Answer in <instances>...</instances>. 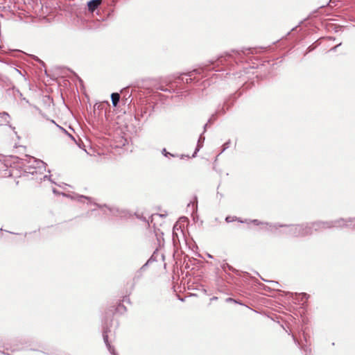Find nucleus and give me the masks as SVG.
I'll list each match as a JSON object with an SVG mask.
<instances>
[{
  "mask_svg": "<svg viewBox=\"0 0 355 355\" xmlns=\"http://www.w3.org/2000/svg\"><path fill=\"white\" fill-rule=\"evenodd\" d=\"M216 119V114H212L211 116L209 118V119L208 120V122L204 126V129L205 130H206L207 127V125L208 123H212V121H214V120Z\"/></svg>",
  "mask_w": 355,
  "mask_h": 355,
  "instance_id": "dca6fc26",
  "label": "nucleus"
},
{
  "mask_svg": "<svg viewBox=\"0 0 355 355\" xmlns=\"http://www.w3.org/2000/svg\"><path fill=\"white\" fill-rule=\"evenodd\" d=\"M202 71V69H194L187 73L182 74L180 78L186 83H190L196 78V75L200 74Z\"/></svg>",
  "mask_w": 355,
  "mask_h": 355,
  "instance_id": "7ed1b4c3",
  "label": "nucleus"
},
{
  "mask_svg": "<svg viewBox=\"0 0 355 355\" xmlns=\"http://www.w3.org/2000/svg\"><path fill=\"white\" fill-rule=\"evenodd\" d=\"M37 168L40 170L45 169V163L42 160L33 159V164L30 166L28 172L33 175L37 173Z\"/></svg>",
  "mask_w": 355,
  "mask_h": 355,
  "instance_id": "39448f33",
  "label": "nucleus"
},
{
  "mask_svg": "<svg viewBox=\"0 0 355 355\" xmlns=\"http://www.w3.org/2000/svg\"><path fill=\"white\" fill-rule=\"evenodd\" d=\"M296 296L299 297L300 298V302L302 304H304L306 300H308L309 295L306 293H300V294H296Z\"/></svg>",
  "mask_w": 355,
  "mask_h": 355,
  "instance_id": "1a4fd4ad",
  "label": "nucleus"
},
{
  "mask_svg": "<svg viewBox=\"0 0 355 355\" xmlns=\"http://www.w3.org/2000/svg\"><path fill=\"white\" fill-rule=\"evenodd\" d=\"M226 302H236V303L237 302L235 300H234V299H232V298H231V297H228V298H227V299H226Z\"/></svg>",
  "mask_w": 355,
  "mask_h": 355,
  "instance_id": "aec40b11",
  "label": "nucleus"
},
{
  "mask_svg": "<svg viewBox=\"0 0 355 355\" xmlns=\"http://www.w3.org/2000/svg\"><path fill=\"white\" fill-rule=\"evenodd\" d=\"M162 153L164 156H165L166 157H178L177 155H174V154H172L171 153H168L166 151V148H163L162 150Z\"/></svg>",
  "mask_w": 355,
  "mask_h": 355,
  "instance_id": "f8f14e48",
  "label": "nucleus"
},
{
  "mask_svg": "<svg viewBox=\"0 0 355 355\" xmlns=\"http://www.w3.org/2000/svg\"><path fill=\"white\" fill-rule=\"evenodd\" d=\"M83 200H87L88 201V204H92V199L90 198H88V197H86V196H81L79 197L78 198V200L80 201V202H83Z\"/></svg>",
  "mask_w": 355,
  "mask_h": 355,
  "instance_id": "2eb2a0df",
  "label": "nucleus"
},
{
  "mask_svg": "<svg viewBox=\"0 0 355 355\" xmlns=\"http://www.w3.org/2000/svg\"><path fill=\"white\" fill-rule=\"evenodd\" d=\"M217 300H218L217 297H213L211 298V301Z\"/></svg>",
  "mask_w": 355,
  "mask_h": 355,
  "instance_id": "4be33fe9",
  "label": "nucleus"
},
{
  "mask_svg": "<svg viewBox=\"0 0 355 355\" xmlns=\"http://www.w3.org/2000/svg\"><path fill=\"white\" fill-rule=\"evenodd\" d=\"M221 268H223V270L224 271H227V270H231V271H234L235 270L233 268L232 266H231L230 265H229L227 263H223L222 265H221Z\"/></svg>",
  "mask_w": 355,
  "mask_h": 355,
  "instance_id": "ddd939ff",
  "label": "nucleus"
},
{
  "mask_svg": "<svg viewBox=\"0 0 355 355\" xmlns=\"http://www.w3.org/2000/svg\"><path fill=\"white\" fill-rule=\"evenodd\" d=\"M309 227V230L314 232H320L324 230L331 228L333 227H351L355 228V218H349L348 220H344L340 218L334 221L329 222H315L311 224H306Z\"/></svg>",
  "mask_w": 355,
  "mask_h": 355,
  "instance_id": "f257e3e1",
  "label": "nucleus"
},
{
  "mask_svg": "<svg viewBox=\"0 0 355 355\" xmlns=\"http://www.w3.org/2000/svg\"><path fill=\"white\" fill-rule=\"evenodd\" d=\"M234 220H238L239 221L240 220H239L236 217H231V216H227L225 218V221L227 223H230V222H232V221H234Z\"/></svg>",
  "mask_w": 355,
  "mask_h": 355,
  "instance_id": "f3484780",
  "label": "nucleus"
},
{
  "mask_svg": "<svg viewBox=\"0 0 355 355\" xmlns=\"http://www.w3.org/2000/svg\"><path fill=\"white\" fill-rule=\"evenodd\" d=\"M340 45H341V43H340V44H337V45H336V46H335L334 47L331 48V49H330V51H336V49H337L339 46H340Z\"/></svg>",
  "mask_w": 355,
  "mask_h": 355,
  "instance_id": "412c9836",
  "label": "nucleus"
},
{
  "mask_svg": "<svg viewBox=\"0 0 355 355\" xmlns=\"http://www.w3.org/2000/svg\"><path fill=\"white\" fill-rule=\"evenodd\" d=\"M61 130H62L65 133H67L66 130L63 129L62 127H59Z\"/></svg>",
  "mask_w": 355,
  "mask_h": 355,
  "instance_id": "5701e85b",
  "label": "nucleus"
},
{
  "mask_svg": "<svg viewBox=\"0 0 355 355\" xmlns=\"http://www.w3.org/2000/svg\"><path fill=\"white\" fill-rule=\"evenodd\" d=\"M0 116H5V125H10V115L6 112H0Z\"/></svg>",
  "mask_w": 355,
  "mask_h": 355,
  "instance_id": "9b49d317",
  "label": "nucleus"
},
{
  "mask_svg": "<svg viewBox=\"0 0 355 355\" xmlns=\"http://www.w3.org/2000/svg\"><path fill=\"white\" fill-rule=\"evenodd\" d=\"M112 103L114 107H116L120 99V95L118 93H112L111 95Z\"/></svg>",
  "mask_w": 355,
  "mask_h": 355,
  "instance_id": "6e6552de",
  "label": "nucleus"
},
{
  "mask_svg": "<svg viewBox=\"0 0 355 355\" xmlns=\"http://www.w3.org/2000/svg\"><path fill=\"white\" fill-rule=\"evenodd\" d=\"M293 338L294 339V340L296 342L295 340V336H293Z\"/></svg>",
  "mask_w": 355,
  "mask_h": 355,
  "instance_id": "a878e982",
  "label": "nucleus"
},
{
  "mask_svg": "<svg viewBox=\"0 0 355 355\" xmlns=\"http://www.w3.org/2000/svg\"><path fill=\"white\" fill-rule=\"evenodd\" d=\"M240 223H252L256 225H266V227H268V230H270V231H274L275 230H277L278 227H283V225H278V224H269L268 223H263V222H261L257 219H254V220H239Z\"/></svg>",
  "mask_w": 355,
  "mask_h": 355,
  "instance_id": "20e7f679",
  "label": "nucleus"
},
{
  "mask_svg": "<svg viewBox=\"0 0 355 355\" xmlns=\"http://www.w3.org/2000/svg\"><path fill=\"white\" fill-rule=\"evenodd\" d=\"M224 58L225 57L223 55H221L220 58H218V62L223 64Z\"/></svg>",
  "mask_w": 355,
  "mask_h": 355,
  "instance_id": "6ab92c4d",
  "label": "nucleus"
},
{
  "mask_svg": "<svg viewBox=\"0 0 355 355\" xmlns=\"http://www.w3.org/2000/svg\"><path fill=\"white\" fill-rule=\"evenodd\" d=\"M230 141H228L227 142H225L224 144H223V149L222 150V152H223L225 149L228 148L229 146H230Z\"/></svg>",
  "mask_w": 355,
  "mask_h": 355,
  "instance_id": "a211bd4d",
  "label": "nucleus"
},
{
  "mask_svg": "<svg viewBox=\"0 0 355 355\" xmlns=\"http://www.w3.org/2000/svg\"><path fill=\"white\" fill-rule=\"evenodd\" d=\"M103 338L104 343H105L107 349L110 352V354L112 355H117L116 353L115 352L114 348L110 345V343L108 341V335H107V329L103 330Z\"/></svg>",
  "mask_w": 355,
  "mask_h": 355,
  "instance_id": "423d86ee",
  "label": "nucleus"
},
{
  "mask_svg": "<svg viewBox=\"0 0 355 355\" xmlns=\"http://www.w3.org/2000/svg\"><path fill=\"white\" fill-rule=\"evenodd\" d=\"M102 0H91L87 3L88 10L94 12L96 8L101 3Z\"/></svg>",
  "mask_w": 355,
  "mask_h": 355,
  "instance_id": "0eeeda50",
  "label": "nucleus"
},
{
  "mask_svg": "<svg viewBox=\"0 0 355 355\" xmlns=\"http://www.w3.org/2000/svg\"><path fill=\"white\" fill-rule=\"evenodd\" d=\"M3 120V122L5 123V116H0Z\"/></svg>",
  "mask_w": 355,
  "mask_h": 355,
  "instance_id": "b1692460",
  "label": "nucleus"
},
{
  "mask_svg": "<svg viewBox=\"0 0 355 355\" xmlns=\"http://www.w3.org/2000/svg\"><path fill=\"white\" fill-rule=\"evenodd\" d=\"M109 211L112 213L114 215H119L121 217H122L123 216L121 214V213H123L122 211H119V209H108Z\"/></svg>",
  "mask_w": 355,
  "mask_h": 355,
  "instance_id": "4468645a",
  "label": "nucleus"
},
{
  "mask_svg": "<svg viewBox=\"0 0 355 355\" xmlns=\"http://www.w3.org/2000/svg\"><path fill=\"white\" fill-rule=\"evenodd\" d=\"M204 140H205V137H203L202 136H200L199 139H198V145H197L196 150H195V152H194V153L193 155V157H195V155L197 153V152L200 150V148H202V144H201V142H203Z\"/></svg>",
  "mask_w": 355,
  "mask_h": 355,
  "instance_id": "9d476101",
  "label": "nucleus"
},
{
  "mask_svg": "<svg viewBox=\"0 0 355 355\" xmlns=\"http://www.w3.org/2000/svg\"><path fill=\"white\" fill-rule=\"evenodd\" d=\"M310 228L306 225H288L286 227L285 233L291 236H304L313 234V231L308 230Z\"/></svg>",
  "mask_w": 355,
  "mask_h": 355,
  "instance_id": "f03ea898",
  "label": "nucleus"
},
{
  "mask_svg": "<svg viewBox=\"0 0 355 355\" xmlns=\"http://www.w3.org/2000/svg\"><path fill=\"white\" fill-rule=\"evenodd\" d=\"M230 56H232V55L230 54H228V53H227L226 55H225V57H230Z\"/></svg>",
  "mask_w": 355,
  "mask_h": 355,
  "instance_id": "393cba45",
  "label": "nucleus"
}]
</instances>
